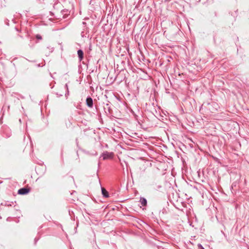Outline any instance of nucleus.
Wrapping results in <instances>:
<instances>
[{
	"mask_svg": "<svg viewBox=\"0 0 249 249\" xmlns=\"http://www.w3.org/2000/svg\"><path fill=\"white\" fill-rule=\"evenodd\" d=\"M29 192V190L28 189L22 188L18 190V194L20 195H26L28 194Z\"/></svg>",
	"mask_w": 249,
	"mask_h": 249,
	"instance_id": "f257e3e1",
	"label": "nucleus"
},
{
	"mask_svg": "<svg viewBox=\"0 0 249 249\" xmlns=\"http://www.w3.org/2000/svg\"><path fill=\"white\" fill-rule=\"evenodd\" d=\"M102 156L103 160H106L107 159L111 158L112 157V154L111 153L106 152L103 153Z\"/></svg>",
	"mask_w": 249,
	"mask_h": 249,
	"instance_id": "f03ea898",
	"label": "nucleus"
},
{
	"mask_svg": "<svg viewBox=\"0 0 249 249\" xmlns=\"http://www.w3.org/2000/svg\"><path fill=\"white\" fill-rule=\"evenodd\" d=\"M87 105L90 107L93 106V100L91 97H88L86 99Z\"/></svg>",
	"mask_w": 249,
	"mask_h": 249,
	"instance_id": "7ed1b4c3",
	"label": "nucleus"
},
{
	"mask_svg": "<svg viewBox=\"0 0 249 249\" xmlns=\"http://www.w3.org/2000/svg\"><path fill=\"white\" fill-rule=\"evenodd\" d=\"M77 54L80 61H81L83 58V52L81 50H79L77 51Z\"/></svg>",
	"mask_w": 249,
	"mask_h": 249,
	"instance_id": "20e7f679",
	"label": "nucleus"
},
{
	"mask_svg": "<svg viewBox=\"0 0 249 249\" xmlns=\"http://www.w3.org/2000/svg\"><path fill=\"white\" fill-rule=\"evenodd\" d=\"M102 193L103 195L105 197H107L108 196V194L107 191L104 188H102Z\"/></svg>",
	"mask_w": 249,
	"mask_h": 249,
	"instance_id": "39448f33",
	"label": "nucleus"
},
{
	"mask_svg": "<svg viewBox=\"0 0 249 249\" xmlns=\"http://www.w3.org/2000/svg\"><path fill=\"white\" fill-rule=\"evenodd\" d=\"M140 202L143 206H145L147 204V201L146 199L143 197H141L140 198Z\"/></svg>",
	"mask_w": 249,
	"mask_h": 249,
	"instance_id": "423d86ee",
	"label": "nucleus"
},
{
	"mask_svg": "<svg viewBox=\"0 0 249 249\" xmlns=\"http://www.w3.org/2000/svg\"><path fill=\"white\" fill-rule=\"evenodd\" d=\"M197 246H198V249H205L200 244H198L197 245Z\"/></svg>",
	"mask_w": 249,
	"mask_h": 249,
	"instance_id": "0eeeda50",
	"label": "nucleus"
},
{
	"mask_svg": "<svg viewBox=\"0 0 249 249\" xmlns=\"http://www.w3.org/2000/svg\"><path fill=\"white\" fill-rule=\"evenodd\" d=\"M36 38H37V39H41L42 38H41V36H39V35H37V36H36Z\"/></svg>",
	"mask_w": 249,
	"mask_h": 249,
	"instance_id": "6e6552de",
	"label": "nucleus"
},
{
	"mask_svg": "<svg viewBox=\"0 0 249 249\" xmlns=\"http://www.w3.org/2000/svg\"><path fill=\"white\" fill-rule=\"evenodd\" d=\"M65 87L67 88V89L68 90V87L67 84L65 85Z\"/></svg>",
	"mask_w": 249,
	"mask_h": 249,
	"instance_id": "1a4fd4ad",
	"label": "nucleus"
}]
</instances>
